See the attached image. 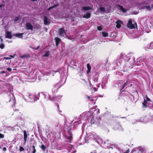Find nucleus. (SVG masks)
Returning <instances> with one entry per match:
<instances>
[{
	"instance_id": "1",
	"label": "nucleus",
	"mask_w": 153,
	"mask_h": 153,
	"mask_svg": "<svg viewBox=\"0 0 153 153\" xmlns=\"http://www.w3.org/2000/svg\"><path fill=\"white\" fill-rule=\"evenodd\" d=\"M92 140L99 143L101 140L100 137L95 133H89L87 134L85 137V141L87 143H89Z\"/></svg>"
},
{
	"instance_id": "2",
	"label": "nucleus",
	"mask_w": 153,
	"mask_h": 153,
	"mask_svg": "<svg viewBox=\"0 0 153 153\" xmlns=\"http://www.w3.org/2000/svg\"><path fill=\"white\" fill-rule=\"evenodd\" d=\"M99 75L96 74L93 77V82H92L93 84L91 85H92V87L93 88H94V90L95 91H97V89L95 87H94L95 85L97 88H99L100 87V82H99L98 81V77Z\"/></svg>"
},
{
	"instance_id": "3",
	"label": "nucleus",
	"mask_w": 153,
	"mask_h": 153,
	"mask_svg": "<svg viewBox=\"0 0 153 153\" xmlns=\"http://www.w3.org/2000/svg\"><path fill=\"white\" fill-rule=\"evenodd\" d=\"M127 26L130 29L134 28L135 27H137V25L136 22L131 19L129 20Z\"/></svg>"
},
{
	"instance_id": "4",
	"label": "nucleus",
	"mask_w": 153,
	"mask_h": 153,
	"mask_svg": "<svg viewBox=\"0 0 153 153\" xmlns=\"http://www.w3.org/2000/svg\"><path fill=\"white\" fill-rule=\"evenodd\" d=\"M10 99L9 101V102H11V106H12L14 105L15 104V98L14 95L12 94H10L9 96Z\"/></svg>"
},
{
	"instance_id": "5",
	"label": "nucleus",
	"mask_w": 153,
	"mask_h": 153,
	"mask_svg": "<svg viewBox=\"0 0 153 153\" xmlns=\"http://www.w3.org/2000/svg\"><path fill=\"white\" fill-rule=\"evenodd\" d=\"M29 96L27 98V100L28 102H33L36 101L39 99V98L37 97L36 99H35L34 97L30 94L29 95Z\"/></svg>"
},
{
	"instance_id": "6",
	"label": "nucleus",
	"mask_w": 153,
	"mask_h": 153,
	"mask_svg": "<svg viewBox=\"0 0 153 153\" xmlns=\"http://www.w3.org/2000/svg\"><path fill=\"white\" fill-rule=\"evenodd\" d=\"M67 30H65L63 28H59L58 30V33L60 36L65 37Z\"/></svg>"
},
{
	"instance_id": "7",
	"label": "nucleus",
	"mask_w": 153,
	"mask_h": 153,
	"mask_svg": "<svg viewBox=\"0 0 153 153\" xmlns=\"http://www.w3.org/2000/svg\"><path fill=\"white\" fill-rule=\"evenodd\" d=\"M89 112H85L82 113L80 115V117L81 118L80 120H81L82 119L84 120H85L88 119V117L89 116Z\"/></svg>"
},
{
	"instance_id": "8",
	"label": "nucleus",
	"mask_w": 153,
	"mask_h": 153,
	"mask_svg": "<svg viewBox=\"0 0 153 153\" xmlns=\"http://www.w3.org/2000/svg\"><path fill=\"white\" fill-rule=\"evenodd\" d=\"M127 82V81H126V82L124 83L123 81H120L117 83L118 87L121 88V90H122L125 87Z\"/></svg>"
},
{
	"instance_id": "9",
	"label": "nucleus",
	"mask_w": 153,
	"mask_h": 153,
	"mask_svg": "<svg viewBox=\"0 0 153 153\" xmlns=\"http://www.w3.org/2000/svg\"><path fill=\"white\" fill-rule=\"evenodd\" d=\"M25 28L27 30H32L33 29V27L30 23H27L25 25Z\"/></svg>"
},
{
	"instance_id": "10",
	"label": "nucleus",
	"mask_w": 153,
	"mask_h": 153,
	"mask_svg": "<svg viewBox=\"0 0 153 153\" xmlns=\"http://www.w3.org/2000/svg\"><path fill=\"white\" fill-rule=\"evenodd\" d=\"M58 85V84L57 83L53 85L52 88V91L53 93L56 92L57 91L58 89L60 87Z\"/></svg>"
},
{
	"instance_id": "11",
	"label": "nucleus",
	"mask_w": 153,
	"mask_h": 153,
	"mask_svg": "<svg viewBox=\"0 0 153 153\" xmlns=\"http://www.w3.org/2000/svg\"><path fill=\"white\" fill-rule=\"evenodd\" d=\"M65 137L66 138L68 139L66 141L70 143L72 138V134L70 132H68Z\"/></svg>"
},
{
	"instance_id": "12",
	"label": "nucleus",
	"mask_w": 153,
	"mask_h": 153,
	"mask_svg": "<svg viewBox=\"0 0 153 153\" xmlns=\"http://www.w3.org/2000/svg\"><path fill=\"white\" fill-rule=\"evenodd\" d=\"M60 77L62 79V81L64 82H65L66 80V76L64 72L63 71L61 73Z\"/></svg>"
},
{
	"instance_id": "13",
	"label": "nucleus",
	"mask_w": 153,
	"mask_h": 153,
	"mask_svg": "<svg viewBox=\"0 0 153 153\" xmlns=\"http://www.w3.org/2000/svg\"><path fill=\"white\" fill-rule=\"evenodd\" d=\"M45 99L47 100H53L52 97L50 94H49L46 93H45L43 94Z\"/></svg>"
},
{
	"instance_id": "14",
	"label": "nucleus",
	"mask_w": 153,
	"mask_h": 153,
	"mask_svg": "<svg viewBox=\"0 0 153 153\" xmlns=\"http://www.w3.org/2000/svg\"><path fill=\"white\" fill-rule=\"evenodd\" d=\"M114 129L115 130H118L120 131H123V128L119 124H117L115 125Z\"/></svg>"
},
{
	"instance_id": "15",
	"label": "nucleus",
	"mask_w": 153,
	"mask_h": 153,
	"mask_svg": "<svg viewBox=\"0 0 153 153\" xmlns=\"http://www.w3.org/2000/svg\"><path fill=\"white\" fill-rule=\"evenodd\" d=\"M44 24L45 25H48L50 23V22L48 20V18L46 16H44Z\"/></svg>"
},
{
	"instance_id": "16",
	"label": "nucleus",
	"mask_w": 153,
	"mask_h": 153,
	"mask_svg": "<svg viewBox=\"0 0 153 153\" xmlns=\"http://www.w3.org/2000/svg\"><path fill=\"white\" fill-rule=\"evenodd\" d=\"M116 23L117 24V28H120L121 27V25L123 24V22L121 21L118 20L116 22Z\"/></svg>"
},
{
	"instance_id": "17",
	"label": "nucleus",
	"mask_w": 153,
	"mask_h": 153,
	"mask_svg": "<svg viewBox=\"0 0 153 153\" xmlns=\"http://www.w3.org/2000/svg\"><path fill=\"white\" fill-rule=\"evenodd\" d=\"M55 40L56 42V46H58L61 40L58 37H56L55 38Z\"/></svg>"
},
{
	"instance_id": "18",
	"label": "nucleus",
	"mask_w": 153,
	"mask_h": 153,
	"mask_svg": "<svg viewBox=\"0 0 153 153\" xmlns=\"http://www.w3.org/2000/svg\"><path fill=\"white\" fill-rule=\"evenodd\" d=\"M23 33H19L14 34L13 35L19 38H22L23 37Z\"/></svg>"
},
{
	"instance_id": "19",
	"label": "nucleus",
	"mask_w": 153,
	"mask_h": 153,
	"mask_svg": "<svg viewBox=\"0 0 153 153\" xmlns=\"http://www.w3.org/2000/svg\"><path fill=\"white\" fill-rule=\"evenodd\" d=\"M62 97V95H61L56 97H54V96L53 95L52 97L53 100H54L55 101H58L59 100H60L61 99Z\"/></svg>"
},
{
	"instance_id": "20",
	"label": "nucleus",
	"mask_w": 153,
	"mask_h": 153,
	"mask_svg": "<svg viewBox=\"0 0 153 153\" xmlns=\"http://www.w3.org/2000/svg\"><path fill=\"white\" fill-rule=\"evenodd\" d=\"M6 33V38H8L9 39H11L12 38V36L11 32L9 31H7Z\"/></svg>"
},
{
	"instance_id": "21",
	"label": "nucleus",
	"mask_w": 153,
	"mask_h": 153,
	"mask_svg": "<svg viewBox=\"0 0 153 153\" xmlns=\"http://www.w3.org/2000/svg\"><path fill=\"white\" fill-rule=\"evenodd\" d=\"M118 58L120 59H124V60H126V56L125 55L123 54H120L118 56Z\"/></svg>"
},
{
	"instance_id": "22",
	"label": "nucleus",
	"mask_w": 153,
	"mask_h": 153,
	"mask_svg": "<svg viewBox=\"0 0 153 153\" xmlns=\"http://www.w3.org/2000/svg\"><path fill=\"white\" fill-rule=\"evenodd\" d=\"M24 142H25L24 143H25V144L26 143V141L27 140V134L26 133V131H25V130L24 131Z\"/></svg>"
},
{
	"instance_id": "23",
	"label": "nucleus",
	"mask_w": 153,
	"mask_h": 153,
	"mask_svg": "<svg viewBox=\"0 0 153 153\" xmlns=\"http://www.w3.org/2000/svg\"><path fill=\"white\" fill-rule=\"evenodd\" d=\"M90 13H87L86 15H85L83 16V17L84 18H85L86 19H88L90 17Z\"/></svg>"
},
{
	"instance_id": "24",
	"label": "nucleus",
	"mask_w": 153,
	"mask_h": 153,
	"mask_svg": "<svg viewBox=\"0 0 153 153\" xmlns=\"http://www.w3.org/2000/svg\"><path fill=\"white\" fill-rule=\"evenodd\" d=\"M138 153H149L146 152V151L144 150L143 149H140L139 150V151L138 152ZM150 153H153V152H152Z\"/></svg>"
},
{
	"instance_id": "25",
	"label": "nucleus",
	"mask_w": 153,
	"mask_h": 153,
	"mask_svg": "<svg viewBox=\"0 0 153 153\" xmlns=\"http://www.w3.org/2000/svg\"><path fill=\"white\" fill-rule=\"evenodd\" d=\"M82 9L83 10H90L91 9V7H82Z\"/></svg>"
},
{
	"instance_id": "26",
	"label": "nucleus",
	"mask_w": 153,
	"mask_h": 153,
	"mask_svg": "<svg viewBox=\"0 0 153 153\" xmlns=\"http://www.w3.org/2000/svg\"><path fill=\"white\" fill-rule=\"evenodd\" d=\"M120 9L123 13H125L127 11V10L124 8L123 7L121 6H120Z\"/></svg>"
},
{
	"instance_id": "27",
	"label": "nucleus",
	"mask_w": 153,
	"mask_h": 153,
	"mask_svg": "<svg viewBox=\"0 0 153 153\" xmlns=\"http://www.w3.org/2000/svg\"><path fill=\"white\" fill-rule=\"evenodd\" d=\"M144 9H146V10H151V8L149 6H144V8H143Z\"/></svg>"
},
{
	"instance_id": "28",
	"label": "nucleus",
	"mask_w": 153,
	"mask_h": 153,
	"mask_svg": "<svg viewBox=\"0 0 153 153\" xmlns=\"http://www.w3.org/2000/svg\"><path fill=\"white\" fill-rule=\"evenodd\" d=\"M148 48L152 49L153 48V42H151L149 46V47L147 48Z\"/></svg>"
},
{
	"instance_id": "29",
	"label": "nucleus",
	"mask_w": 153,
	"mask_h": 153,
	"mask_svg": "<svg viewBox=\"0 0 153 153\" xmlns=\"http://www.w3.org/2000/svg\"><path fill=\"white\" fill-rule=\"evenodd\" d=\"M102 35L104 37H106L108 36V33H107L102 32Z\"/></svg>"
},
{
	"instance_id": "30",
	"label": "nucleus",
	"mask_w": 153,
	"mask_h": 153,
	"mask_svg": "<svg viewBox=\"0 0 153 153\" xmlns=\"http://www.w3.org/2000/svg\"><path fill=\"white\" fill-rule=\"evenodd\" d=\"M87 67L88 69V70L87 71V73H88V71H90L91 69V67L89 64H87Z\"/></svg>"
},
{
	"instance_id": "31",
	"label": "nucleus",
	"mask_w": 153,
	"mask_h": 153,
	"mask_svg": "<svg viewBox=\"0 0 153 153\" xmlns=\"http://www.w3.org/2000/svg\"><path fill=\"white\" fill-rule=\"evenodd\" d=\"M146 103H147V101H146V100H145L143 102H142V104L143 105V108H145V107H146Z\"/></svg>"
},
{
	"instance_id": "32",
	"label": "nucleus",
	"mask_w": 153,
	"mask_h": 153,
	"mask_svg": "<svg viewBox=\"0 0 153 153\" xmlns=\"http://www.w3.org/2000/svg\"><path fill=\"white\" fill-rule=\"evenodd\" d=\"M58 6V5H54L52 7H49L48 9V10H51V9L54 8L55 7H57Z\"/></svg>"
},
{
	"instance_id": "33",
	"label": "nucleus",
	"mask_w": 153,
	"mask_h": 153,
	"mask_svg": "<svg viewBox=\"0 0 153 153\" xmlns=\"http://www.w3.org/2000/svg\"><path fill=\"white\" fill-rule=\"evenodd\" d=\"M41 148L43 150V151H45L46 149V147L44 145H42L41 146Z\"/></svg>"
},
{
	"instance_id": "34",
	"label": "nucleus",
	"mask_w": 153,
	"mask_h": 153,
	"mask_svg": "<svg viewBox=\"0 0 153 153\" xmlns=\"http://www.w3.org/2000/svg\"><path fill=\"white\" fill-rule=\"evenodd\" d=\"M100 10L102 12H105V9L104 7H101L100 8Z\"/></svg>"
},
{
	"instance_id": "35",
	"label": "nucleus",
	"mask_w": 153,
	"mask_h": 153,
	"mask_svg": "<svg viewBox=\"0 0 153 153\" xmlns=\"http://www.w3.org/2000/svg\"><path fill=\"white\" fill-rule=\"evenodd\" d=\"M4 44H1V45H0V48L1 49H2L3 48H4Z\"/></svg>"
},
{
	"instance_id": "36",
	"label": "nucleus",
	"mask_w": 153,
	"mask_h": 153,
	"mask_svg": "<svg viewBox=\"0 0 153 153\" xmlns=\"http://www.w3.org/2000/svg\"><path fill=\"white\" fill-rule=\"evenodd\" d=\"M20 20L19 17H16L15 18V19L14 20V21L15 22H16L17 21L19 20Z\"/></svg>"
},
{
	"instance_id": "37",
	"label": "nucleus",
	"mask_w": 153,
	"mask_h": 153,
	"mask_svg": "<svg viewBox=\"0 0 153 153\" xmlns=\"http://www.w3.org/2000/svg\"><path fill=\"white\" fill-rule=\"evenodd\" d=\"M49 53L48 52H46L45 54L43 55V56L45 57H47L49 56Z\"/></svg>"
},
{
	"instance_id": "38",
	"label": "nucleus",
	"mask_w": 153,
	"mask_h": 153,
	"mask_svg": "<svg viewBox=\"0 0 153 153\" xmlns=\"http://www.w3.org/2000/svg\"><path fill=\"white\" fill-rule=\"evenodd\" d=\"M24 148L22 147H20L19 151L20 152H22L24 151Z\"/></svg>"
},
{
	"instance_id": "39",
	"label": "nucleus",
	"mask_w": 153,
	"mask_h": 153,
	"mask_svg": "<svg viewBox=\"0 0 153 153\" xmlns=\"http://www.w3.org/2000/svg\"><path fill=\"white\" fill-rule=\"evenodd\" d=\"M97 28L98 30L100 31L102 29V27L101 26H99L97 27Z\"/></svg>"
},
{
	"instance_id": "40",
	"label": "nucleus",
	"mask_w": 153,
	"mask_h": 153,
	"mask_svg": "<svg viewBox=\"0 0 153 153\" xmlns=\"http://www.w3.org/2000/svg\"><path fill=\"white\" fill-rule=\"evenodd\" d=\"M33 153H35L36 152V150L35 149V147L34 146H33Z\"/></svg>"
},
{
	"instance_id": "41",
	"label": "nucleus",
	"mask_w": 153,
	"mask_h": 153,
	"mask_svg": "<svg viewBox=\"0 0 153 153\" xmlns=\"http://www.w3.org/2000/svg\"><path fill=\"white\" fill-rule=\"evenodd\" d=\"M150 61L152 64H153V56L151 57L150 59Z\"/></svg>"
},
{
	"instance_id": "42",
	"label": "nucleus",
	"mask_w": 153,
	"mask_h": 153,
	"mask_svg": "<svg viewBox=\"0 0 153 153\" xmlns=\"http://www.w3.org/2000/svg\"><path fill=\"white\" fill-rule=\"evenodd\" d=\"M4 137V135L3 134H0V138H3Z\"/></svg>"
},
{
	"instance_id": "43",
	"label": "nucleus",
	"mask_w": 153,
	"mask_h": 153,
	"mask_svg": "<svg viewBox=\"0 0 153 153\" xmlns=\"http://www.w3.org/2000/svg\"><path fill=\"white\" fill-rule=\"evenodd\" d=\"M108 148L109 149H113V148L112 145H110L109 147H108Z\"/></svg>"
},
{
	"instance_id": "44",
	"label": "nucleus",
	"mask_w": 153,
	"mask_h": 153,
	"mask_svg": "<svg viewBox=\"0 0 153 153\" xmlns=\"http://www.w3.org/2000/svg\"><path fill=\"white\" fill-rule=\"evenodd\" d=\"M4 4H0V8H1L2 7H4Z\"/></svg>"
},
{
	"instance_id": "45",
	"label": "nucleus",
	"mask_w": 153,
	"mask_h": 153,
	"mask_svg": "<svg viewBox=\"0 0 153 153\" xmlns=\"http://www.w3.org/2000/svg\"><path fill=\"white\" fill-rule=\"evenodd\" d=\"M4 59H11V58L10 57H4Z\"/></svg>"
},
{
	"instance_id": "46",
	"label": "nucleus",
	"mask_w": 153,
	"mask_h": 153,
	"mask_svg": "<svg viewBox=\"0 0 153 153\" xmlns=\"http://www.w3.org/2000/svg\"><path fill=\"white\" fill-rule=\"evenodd\" d=\"M7 70L9 71V72H10L12 71V69L11 68H7Z\"/></svg>"
},
{
	"instance_id": "47",
	"label": "nucleus",
	"mask_w": 153,
	"mask_h": 153,
	"mask_svg": "<svg viewBox=\"0 0 153 153\" xmlns=\"http://www.w3.org/2000/svg\"><path fill=\"white\" fill-rule=\"evenodd\" d=\"M3 41V39L0 36V42H2Z\"/></svg>"
},
{
	"instance_id": "48",
	"label": "nucleus",
	"mask_w": 153,
	"mask_h": 153,
	"mask_svg": "<svg viewBox=\"0 0 153 153\" xmlns=\"http://www.w3.org/2000/svg\"><path fill=\"white\" fill-rule=\"evenodd\" d=\"M91 153H97V152L96 150L92 151Z\"/></svg>"
},
{
	"instance_id": "49",
	"label": "nucleus",
	"mask_w": 153,
	"mask_h": 153,
	"mask_svg": "<svg viewBox=\"0 0 153 153\" xmlns=\"http://www.w3.org/2000/svg\"><path fill=\"white\" fill-rule=\"evenodd\" d=\"M146 100H147V101H150V99L149 98H148L147 97H146Z\"/></svg>"
},
{
	"instance_id": "50",
	"label": "nucleus",
	"mask_w": 153,
	"mask_h": 153,
	"mask_svg": "<svg viewBox=\"0 0 153 153\" xmlns=\"http://www.w3.org/2000/svg\"><path fill=\"white\" fill-rule=\"evenodd\" d=\"M129 149H128L126 152H124L123 153H129Z\"/></svg>"
},
{
	"instance_id": "51",
	"label": "nucleus",
	"mask_w": 153,
	"mask_h": 153,
	"mask_svg": "<svg viewBox=\"0 0 153 153\" xmlns=\"http://www.w3.org/2000/svg\"><path fill=\"white\" fill-rule=\"evenodd\" d=\"M7 150V149H6V147H4L3 149V150L4 151H6Z\"/></svg>"
},
{
	"instance_id": "52",
	"label": "nucleus",
	"mask_w": 153,
	"mask_h": 153,
	"mask_svg": "<svg viewBox=\"0 0 153 153\" xmlns=\"http://www.w3.org/2000/svg\"><path fill=\"white\" fill-rule=\"evenodd\" d=\"M25 55L22 56H21V58H23L24 57H25Z\"/></svg>"
},
{
	"instance_id": "53",
	"label": "nucleus",
	"mask_w": 153,
	"mask_h": 153,
	"mask_svg": "<svg viewBox=\"0 0 153 153\" xmlns=\"http://www.w3.org/2000/svg\"><path fill=\"white\" fill-rule=\"evenodd\" d=\"M1 73H6V72L5 71H1Z\"/></svg>"
},
{
	"instance_id": "54",
	"label": "nucleus",
	"mask_w": 153,
	"mask_h": 153,
	"mask_svg": "<svg viewBox=\"0 0 153 153\" xmlns=\"http://www.w3.org/2000/svg\"><path fill=\"white\" fill-rule=\"evenodd\" d=\"M39 46H38L36 48H34V49H36V50H37L39 49Z\"/></svg>"
},
{
	"instance_id": "55",
	"label": "nucleus",
	"mask_w": 153,
	"mask_h": 153,
	"mask_svg": "<svg viewBox=\"0 0 153 153\" xmlns=\"http://www.w3.org/2000/svg\"><path fill=\"white\" fill-rule=\"evenodd\" d=\"M91 123H94V120H92H92H91Z\"/></svg>"
},
{
	"instance_id": "56",
	"label": "nucleus",
	"mask_w": 153,
	"mask_h": 153,
	"mask_svg": "<svg viewBox=\"0 0 153 153\" xmlns=\"http://www.w3.org/2000/svg\"><path fill=\"white\" fill-rule=\"evenodd\" d=\"M39 94H40L39 93H38L37 94V96H39Z\"/></svg>"
},
{
	"instance_id": "57",
	"label": "nucleus",
	"mask_w": 153,
	"mask_h": 153,
	"mask_svg": "<svg viewBox=\"0 0 153 153\" xmlns=\"http://www.w3.org/2000/svg\"><path fill=\"white\" fill-rule=\"evenodd\" d=\"M31 0L32 1H37V0Z\"/></svg>"
},
{
	"instance_id": "58",
	"label": "nucleus",
	"mask_w": 153,
	"mask_h": 153,
	"mask_svg": "<svg viewBox=\"0 0 153 153\" xmlns=\"http://www.w3.org/2000/svg\"><path fill=\"white\" fill-rule=\"evenodd\" d=\"M10 56L12 57H13V56L12 55H10Z\"/></svg>"
},
{
	"instance_id": "59",
	"label": "nucleus",
	"mask_w": 153,
	"mask_h": 153,
	"mask_svg": "<svg viewBox=\"0 0 153 153\" xmlns=\"http://www.w3.org/2000/svg\"><path fill=\"white\" fill-rule=\"evenodd\" d=\"M90 97H89V96L88 97V99H90Z\"/></svg>"
},
{
	"instance_id": "60",
	"label": "nucleus",
	"mask_w": 153,
	"mask_h": 153,
	"mask_svg": "<svg viewBox=\"0 0 153 153\" xmlns=\"http://www.w3.org/2000/svg\"><path fill=\"white\" fill-rule=\"evenodd\" d=\"M91 101H93V99H91Z\"/></svg>"
},
{
	"instance_id": "61",
	"label": "nucleus",
	"mask_w": 153,
	"mask_h": 153,
	"mask_svg": "<svg viewBox=\"0 0 153 153\" xmlns=\"http://www.w3.org/2000/svg\"><path fill=\"white\" fill-rule=\"evenodd\" d=\"M7 127V128L8 127V128H11V127Z\"/></svg>"
},
{
	"instance_id": "62",
	"label": "nucleus",
	"mask_w": 153,
	"mask_h": 153,
	"mask_svg": "<svg viewBox=\"0 0 153 153\" xmlns=\"http://www.w3.org/2000/svg\"><path fill=\"white\" fill-rule=\"evenodd\" d=\"M77 122V121H76L75 122V123H76V122Z\"/></svg>"
},
{
	"instance_id": "63",
	"label": "nucleus",
	"mask_w": 153,
	"mask_h": 153,
	"mask_svg": "<svg viewBox=\"0 0 153 153\" xmlns=\"http://www.w3.org/2000/svg\"><path fill=\"white\" fill-rule=\"evenodd\" d=\"M104 144H105V142H104Z\"/></svg>"
},
{
	"instance_id": "64",
	"label": "nucleus",
	"mask_w": 153,
	"mask_h": 153,
	"mask_svg": "<svg viewBox=\"0 0 153 153\" xmlns=\"http://www.w3.org/2000/svg\"><path fill=\"white\" fill-rule=\"evenodd\" d=\"M0 148H1V147H0Z\"/></svg>"
}]
</instances>
